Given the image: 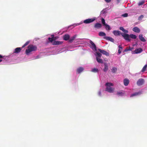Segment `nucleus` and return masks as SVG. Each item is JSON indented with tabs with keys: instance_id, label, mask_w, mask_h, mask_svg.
I'll list each match as a JSON object with an SVG mask.
<instances>
[{
	"instance_id": "nucleus-7",
	"label": "nucleus",
	"mask_w": 147,
	"mask_h": 147,
	"mask_svg": "<svg viewBox=\"0 0 147 147\" xmlns=\"http://www.w3.org/2000/svg\"><path fill=\"white\" fill-rule=\"evenodd\" d=\"M98 50L103 55H105L107 56H109V54L106 51L103 50H102L100 49H98Z\"/></svg>"
},
{
	"instance_id": "nucleus-39",
	"label": "nucleus",
	"mask_w": 147,
	"mask_h": 147,
	"mask_svg": "<svg viewBox=\"0 0 147 147\" xmlns=\"http://www.w3.org/2000/svg\"><path fill=\"white\" fill-rule=\"evenodd\" d=\"M118 47H119V49H121V50H122L123 48H122V46H121V45H119L118 46Z\"/></svg>"
},
{
	"instance_id": "nucleus-37",
	"label": "nucleus",
	"mask_w": 147,
	"mask_h": 147,
	"mask_svg": "<svg viewBox=\"0 0 147 147\" xmlns=\"http://www.w3.org/2000/svg\"><path fill=\"white\" fill-rule=\"evenodd\" d=\"M144 16L143 15H141L140 16L138 17V20H142V19L144 18Z\"/></svg>"
},
{
	"instance_id": "nucleus-33",
	"label": "nucleus",
	"mask_w": 147,
	"mask_h": 147,
	"mask_svg": "<svg viewBox=\"0 0 147 147\" xmlns=\"http://www.w3.org/2000/svg\"><path fill=\"white\" fill-rule=\"evenodd\" d=\"M30 42V41H27L22 46V48H23L25 47L27 45H28Z\"/></svg>"
},
{
	"instance_id": "nucleus-17",
	"label": "nucleus",
	"mask_w": 147,
	"mask_h": 147,
	"mask_svg": "<svg viewBox=\"0 0 147 147\" xmlns=\"http://www.w3.org/2000/svg\"><path fill=\"white\" fill-rule=\"evenodd\" d=\"M51 38L49 37L48 38V40L50 42H52L54 40L56 39V38L54 37V35H51Z\"/></svg>"
},
{
	"instance_id": "nucleus-28",
	"label": "nucleus",
	"mask_w": 147,
	"mask_h": 147,
	"mask_svg": "<svg viewBox=\"0 0 147 147\" xmlns=\"http://www.w3.org/2000/svg\"><path fill=\"white\" fill-rule=\"evenodd\" d=\"M147 64L145 65L144 66V67H143V68H142V70H141V71L142 72H144L146 70V69L147 68Z\"/></svg>"
},
{
	"instance_id": "nucleus-9",
	"label": "nucleus",
	"mask_w": 147,
	"mask_h": 147,
	"mask_svg": "<svg viewBox=\"0 0 147 147\" xmlns=\"http://www.w3.org/2000/svg\"><path fill=\"white\" fill-rule=\"evenodd\" d=\"M142 92L141 91H139L137 92H136L132 94H131L130 96V97H132L135 96H137L138 95H140L142 94Z\"/></svg>"
},
{
	"instance_id": "nucleus-20",
	"label": "nucleus",
	"mask_w": 147,
	"mask_h": 147,
	"mask_svg": "<svg viewBox=\"0 0 147 147\" xmlns=\"http://www.w3.org/2000/svg\"><path fill=\"white\" fill-rule=\"evenodd\" d=\"M104 68L103 69V71L104 72H106L107 71L108 69V66L106 63H104Z\"/></svg>"
},
{
	"instance_id": "nucleus-16",
	"label": "nucleus",
	"mask_w": 147,
	"mask_h": 147,
	"mask_svg": "<svg viewBox=\"0 0 147 147\" xmlns=\"http://www.w3.org/2000/svg\"><path fill=\"white\" fill-rule=\"evenodd\" d=\"M132 30L134 32L137 33H139L140 32V29L137 27H134L133 28Z\"/></svg>"
},
{
	"instance_id": "nucleus-23",
	"label": "nucleus",
	"mask_w": 147,
	"mask_h": 147,
	"mask_svg": "<svg viewBox=\"0 0 147 147\" xmlns=\"http://www.w3.org/2000/svg\"><path fill=\"white\" fill-rule=\"evenodd\" d=\"M96 59L97 62L99 63H102L103 61L100 58H98L97 57H96Z\"/></svg>"
},
{
	"instance_id": "nucleus-38",
	"label": "nucleus",
	"mask_w": 147,
	"mask_h": 147,
	"mask_svg": "<svg viewBox=\"0 0 147 147\" xmlns=\"http://www.w3.org/2000/svg\"><path fill=\"white\" fill-rule=\"evenodd\" d=\"M122 16L124 17H126L128 16V14L127 13H125L124 14H123L122 15Z\"/></svg>"
},
{
	"instance_id": "nucleus-31",
	"label": "nucleus",
	"mask_w": 147,
	"mask_h": 147,
	"mask_svg": "<svg viewBox=\"0 0 147 147\" xmlns=\"http://www.w3.org/2000/svg\"><path fill=\"white\" fill-rule=\"evenodd\" d=\"M117 71V68L115 67H113L111 69L112 72L113 73H115Z\"/></svg>"
},
{
	"instance_id": "nucleus-35",
	"label": "nucleus",
	"mask_w": 147,
	"mask_h": 147,
	"mask_svg": "<svg viewBox=\"0 0 147 147\" xmlns=\"http://www.w3.org/2000/svg\"><path fill=\"white\" fill-rule=\"evenodd\" d=\"M145 3L144 1H142L138 3V5L139 6L143 5Z\"/></svg>"
},
{
	"instance_id": "nucleus-21",
	"label": "nucleus",
	"mask_w": 147,
	"mask_h": 147,
	"mask_svg": "<svg viewBox=\"0 0 147 147\" xmlns=\"http://www.w3.org/2000/svg\"><path fill=\"white\" fill-rule=\"evenodd\" d=\"M84 70V68L82 67H80L77 69V72L78 73H80Z\"/></svg>"
},
{
	"instance_id": "nucleus-15",
	"label": "nucleus",
	"mask_w": 147,
	"mask_h": 147,
	"mask_svg": "<svg viewBox=\"0 0 147 147\" xmlns=\"http://www.w3.org/2000/svg\"><path fill=\"white\" fill-rule=\"evenodd\" d=\"M142 51V50L141 48H140L137 49L135 50L134 51V53L138 54L141 53Z\"/></svg>"
},
{
	"instance_id": "nucleus-18",
	"label": "nucleus",
	"mask_w": 147,
	"mask_h": 147,
	"mask_svg": "<svg viewBox=\"0 0 147 147\" xmlns=\"http://www.w3.org/2000/svg\"><path fill=\"white\" fill-rule=\"evenodd\" d=\"M102 26V25L98 23H96L94 26V28H101Z\"/></svg>"
},
{
	"instance_id": "nucleus-4",
	"label": "nucleus",
	"mask_w": 147,
	"mask_h": 147,
	"mask_svg": "<svg viewBox=\"0 0 147 147\" xmlns=\"http://www.w3.org/2000/svg\"><path fill=\"white\" fill-rule=\"evenodd\" d=\"M121 34L126 40L129 41H130V39H129L130 35H129L128 34L123 33H121Z\"/></svg>"
},
{
	"instance_id": "nucleus-6",
	"label": "nucleus",
	"mask_w": 147,
	"mask_h": 147,
	"mask_svg": "<svg viewBox=\"0 0 147 147\" xmlns=\"http://www.w3.org/2000/svg\"><path fill=\"white\" fill-rule=\"evenodd\" d=\"M144 80L143 79L141 78L139 79L137 82V84L139 86H140L144 84Z\"/></svg>"
},
{
	"instance_id": "nucleus-22",
	"label": "nucleus",
	"mask_w": 147,
	"mask_h": 147,
	"mask_svg": "<svg viewBox=\"0 0 147 147\" xmlns=\"http://www.w3.org/2000/svg\"><path fill=\"white\" fill-rule=\"evenodd\" d=\"M119 29L121 30L123 32H124L125 33H128V31L127 30L124 29L123 27H120L119 28Z\"/></svg>"
},
{
	"instance_id": "nucleus-5",
	"label": "nucleus",
	"mask_w": 147,
	"mask_h": 147,
	"mask_svg": "<svg viewBox=\"0 0 147 147\" xmlns=\"http://www.w3.org/2000/svg\"><path fill=\"white\" fill-rule=\"evenodd\" d=\"M90 43L91 45L90 47L93 49L95 51H96L97 48L96 47L95 44L91 40H90Z\"/></svg>"
},
{
	"instance_id": "nucleus-19",
	"label": "nucleus",
	"mask_w": 147,
	"mask_h": 147,
	"mask_svg": "<svg viewBox=\"0 0 147 147\" xmlns=\"http://www.w3.org/2000/svg\"><path fill=\"white\" fill-rule=\"evenodd\" d=\"M139 39L142 42H144L146 41L145 39L143 37L142 34H140L139 35Z\"/></svg>"
},
{
	"instance_id": "nucleus-14",
	"label": "nucleus",
	"mask_w": 147,
	"mask_h": 147,
	"mask_svg": "<svg viewBox=\"0 0 147 147\" xmlns=\"http://www.w3.org/2000/svg\"><path fill=\"white\" fill-rule=\"evenodd\" d=\"M69 38L70 36L67 34H65L63 36V39L65 40H68L69 39Z\"/></svg>"
},
{
	"instance_id": "nucleus-41",
	"label": "nucleus",
	"mask_w": 147,
	"mask_h": 147,
	"mask_svg": "<svg viewBox=\"0 0 147 147\" xmlns=\"http://www.w3.org/2000/svg\"><path fill=\"white\" fill-rule=\"evenodd\" d=\"M107 3H109L111 1V0H105Z\"/></svg>"
},
{
	"instance_id": "nucleus-40",
	"label": "nucleus",
	"mask_w": 147,
	"mask_h": 147,
	"mask_svg": "<svg viewBox=\"0 0 147 147\" xmlns=\"http://www.w3.org/2000/svg\"><path fill=\"white\" fill-rule=\"evenodd\" d=\"M122 50H121V49H119L118 50V53H119V54H120L121 52V51H122Z\"/></svg>"
},
{
	"instance_id": "nucleus-26",
	"label": "nucleus",
	"mask_w": 147,
	"mask_h": 147,
	"mask_svg": "<svg viewBox=\"0 0 147 147\" xmlns=\"http://www.w3.org/2000/svg\"><path fill=\"white\" fill-rule=\"evenodd\" d=\"M98 34L100 36H105L106 35L105 33V32H99Z\"/></svg>"
},
{
	"instance_id": "nucleus-42",
	"label": "nucleus",
	"mask_w": 147,
	"mask_h": 147,
	"mask_svg": "<svg viewBox=\"0 0 147 147\" xmlns=\"http://www.w3.org/2000/svg\"><path fill=\"white\" fill-rule=\"evenodd\" d=\"M3 57L1 55H0V59L2 58Z\"/></svg>"
},
{
	"instance_id": "nucleus-29",
	"label": "nucleus",
	"mask_w": 147,
	"mask_h": 147,
	"mask_svg": "<svg viewBox=\"0 0 147 147\" xmlns=\"http://www.w3.org/2000/svg\"><path fill=\"white\" fill-rule=\"evenodd\" d=\"M130 37L131 38L134 39H135L136 38V35L132 34H131L130 35Z\"/></svg>"
},
{
	"instance_id": "nucleus-11",
	"label": "nucleus",
	"mask_w": 147,
	"mask_h": 147,
	"mask_svg": "<svg viewBox=\"0 0 147 147\" xmlns=\"http://www.w3.org/2000/svg\"><path fill=\"white\" fill-rule=\"evenodd\" d=\"M129 83V80L125 78L123 80V84L125 86H127Z\"/></svg>"
},
{
	"instance_id": "nucleus-27",
	"label": "nucleus",
	"mask_w": 147,
	"mask_h": 147,
	"mask_svg": "<svg viewBox=\"0 0 147 147\" xmlns=\"http://www.w3.org/2000/svg\"><path fill=\"white\" fill-rule=\"evenodd\" d=\"M99 71L98 69L97 68H94L92 69L91 70V71L94 73L98 72Z\"/></svg>"
},
{
	"instance_id": "nucleus-30",
	"label": "nucleus",
	"mask_w": 147,
	"mask_h": 147,
	"mask_svg": "<svg viewBox=\"0 0 147 147\" xmlns=\"http://www.w3.org/2000/svg\"><path fill=\"white\" fill-rule=\"evenodd\" d=\"M105 26V27L106 29L107 30H109L111 29L110 26H109V25L107 24H106Z\"/></svg>"
},
{
	"instance_id": "nucleus-8",
	"label": "nucleus",
	"mask_w": 147,
	"mask_h": 147,
	"mask_svg": "<svg viewBox=\"0 0 147 147\" xmlns=\"http://www.w3.org/2000/svg\"><path fill=\"white\" fill-rule=\"evenodd\" d=\"M23 48L17 47L16 48L13 52V53H20Z\"/></svg>"
},
{
	"instance_id": "nucleus-3",
	"label": "nucleus",
	"mask_w": 147,
	"mask_h": 147,
	"mask_svg": "<svg viewBox=\"0 0 147 147\" xmlns=\"http://www.w3.org/2000/svg\"><path fill=\"white\" fill-rule=\"evenodd\" d=\"M95 20V19L94 18L87 19L84 20L83 22L86 24H88L93 22Z\"/></svg>"
},
{
	"instance_id": "nucleus-12",
	"label": "nucleus",
	"mask_w": 147,
	"mask_h": 147,
	"mask_svg": "<svg viewBox=\"0 0 147 147\" xmlns=\"http://www.w3.org/2000/svg\"><path fill=\"white\" fill-rule=\"evenodd\" d=\"M113 33L116 36H119L121 34L119 30H114L113 31Z\"/></svg>"
},
{
	"instance_id": "nucleus-45",
	"label": "nucleus",
	"mask_w": 147,
	"mask_h": 147,
	"mask_svg": "<svg viewBox=\"0 0 147 147\" xmlns=\"http://www.w3.org/2000/svg\"><path fill=\"white\" fill-rule=\"evenodd\" d=\"M2 61V60L1 59H0V62H1Z\"/></svg>"
},
{
	"instance_id": "nucleus-34",
	"label": "nucleus",
	"mask_w": 147,
	"mask_h": 147,
	"mask_svg": "<svg viewBox=\"0 0 147 147\" xmlns=\"http://www.w3.org/2000/svg\"><path fill=\"white\" fill-rule=\"evenodd\" d=\"M101 22L102 23L103 25H105L106 24L105 19L102 18H101Z\"/></svg>"
},
{
	"instance_id": "nucleus-43",
	"label": "nucleus",
	"mask_w": 147,
	"mask_h": 147,
	"mask_svg": "<svg viewBox=\"0 0 147 147\" xmlns=\"http://www.w3.org/2000/svg\"><path fill=\"white\" fill-rule=\"evenodd\" d=\"M100 96L101 95V92L100 91H99L98 92Z\"/></svg>"
},
{
	"instance_id": "nucleus-32",
	"label": "nucleus",
	"mask_w": 147,
	"mask_h": 147,
	"mask_svg": "<svg viewBox=\"0 0 147 147\" xmlns=\"http://www.w3.org/2000/svg\"><path fill=\"white\" fill-rule=\"evenodd\" d=\"M96 57H97L98 58H100L101 57V56H102V54L100 53H99V52H96Z\"/></svg>"
},
{
	"instance_id": "nucleus-24",
	"label": "nucleus",
	"mask_w": 147,
	"mask_h": 147,
	"mask_svg": "<svg viewBox=\"0 0 147 147\" xmlns=\"http://www.w3.org/2000/svg\"><path fill=\"white\" fill-rule=\"evenodd\" d=\"M76 35L73 36L69 40V42L70 43L72 42H73V41L76 38Z\"/></svg>"
},
{
	"instance_id": "nucleus-10",
	"label": "nucleus",
	"mask_w": 147,
	"mask_h": 147,
	"mask_svg": "<svg viewBox=\"0 0 147 147\" xmlns=\"http://www.w3.org/2000/svg\"><path fill=\"white\" fill-rule=\"evenodd\" d=\"M62 42H62L55 40L53 42V45H61L62 44Z\"/></svg>"
},
{
	"instance_id": "nucleus-2",
	"label": "nucleus",
	"mask_w": 147,
	"mask_h": 147,
	"mask_svg": "<svg viewBox=\"0 0 147 147\" xmlns=\"http://www.w3.org/2000/svg\"><path fill=\"white\" fill-rule=\"evenodd\" d=\"M106 86L105 90L109 93H112L113 92L114 88L112 87L111 86H113V84L111 83H107L105 84Z\"/></svg>"
},
{
	"instance_id": "nucleus-44",
	"label": "nucleus",
	"mask_w": 147,
	"mask_h": 147,
	"mask_svg": "<svg viewBox=\"0 0 147 147\" xmlns=\"http://www.w3.org/2000/svg\"><path fill=\"white\" fill-rule=\"evenodd\" d=\"M117 1L118 2H119L120 0H117Z\"/></svg>"
},
{
	"instance_id": "nucleus-25",
	"label": "nucleus",
	"mask_w": 147,
	"mask_h": 147,
	"mask_svg": "<svg viewBox=\"0 0 147 147\" xmlns=\"http://www.w3.org/2000/svg\"><path fill=\"white\" fill-rule=\"evenodd\" d=\"M133 48H131L130 47H127L124 51L127 52L128 51H131Z\"/></svg>"
},
{
	"instance_id": "nucleus-13",
	"label": "nucleus",
	"mask_w": 147,
	"mask_h": 147,
	"mask_svg": "<svg viewBox=\"0 0 147 147\" xmlns=\"http://www.w3.org/2000/svg\"><path fill=\"white\" fill-rule=\"evenodd\" d=\"M104 38L107 40H109L112 42H114V39L111 37L109 36H105Z\"/></svg>"
},
{
	"instance_id": "nucleus-1",
	"label": "nucleus",
	"mask_w": 147,
	"mask_h": 147,
	"mask_svg": "<svg viewBox=\"0 0 147 147\" xmlns=\"http://www.w3.org/2000/svg\"><path fill=\"white\" fill-rule=\"evenodd\" d=\"M37 47L35 45H30L28 47V49L25 51L26 54L27 55H28L32 51H37Z\"/></svg>"
},
{
	"instance_id": "nucleus-36",
	"label": "nucleus",
	"mask_w": 147,
	"mask_h": 147,
	"mask_svg": "<svg viewBox=\"0 0 147 147\" xmlns=\"http://www.w3.org/2000/svg\"><path fill=\"white\" fill-rule=\"evenodd\" d=\"M117 94L118 95H119V96H123L124 95V94L123 92H117Z\"/></svg>"
}]
</instances>
